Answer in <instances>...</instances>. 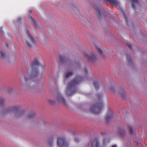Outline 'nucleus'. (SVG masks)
Segmentation results:
<instances>
[{"instance_id": "17", "label": "nucleus", "mask_w": 147, "mask_h": 147, "mask_svg": "<svg viewBox=\"0 0 147 147\" xmlns=\"http://www.w3.org/2000/svg\"><path fill=\"white\" fill-rule=\"evenodd\" d=\"M131 1L132 3V7L134 8H135L136 6L140 4L138 0H131Z\"/></svg>"}, {"instance_id": "14", "label": "nucleus", "mask_w": 147, "mask_h": 147, "mask_svg": "<svg viewBox=\"0 0 147 147\" xmlns=\"http://www.w3.org/2000/svg\"><path fill=\"white\" fill-rule=\"evenodd\" d=\"M108 2L114 6H117L119 2L117 0H107Z\"/></svg>"}, {"instance_id": "23", "label": "nucleus", "mask_w": 147, "mask_h": 147, "mask_svg": "<svg viewBox=\"0 0 147 147\" xmlns=\"http://www.w3.org/2000/svg\"><path fill=\"white\" fill-rule=\"evenodd\" d=\"M60 60L61 63H64L65 60V57L63 56H60Z\"/></svg>"}, {"instance_id": "30", "label": "nucleus", "mask_w": 147, "mask_h": 147, "mask_svg": "<svg viewBox=\"0 0 147 147\" xmlns=\"http://www.w3.org/2000/svg\"><path fill=\"white\" fill-rule=\"evenodd\" d=\"M17 20H18V22L21 23L22 21V17H19L18 18Z\"/></svg>"}, {"instance_id": "7", "label": "nucleus", "mask_w": 147, "mask_h": 147, "mask_svg": "<svg viewBox=\"0 0 147 147\" xmlns=\"http://www.w3.org/2000/svg\"><path fill=\"white\" fill-rule=\"evenodd\" d=\"M56 99L58 102L65 106H67V104L65 98L61 94H58L56 96Z\"/></svg>"}, {"instance_id": "27", "label": "nucleus", "mask_w": 147, "mask_h": 147, "mask_svg": "<svg viewBox=\"0 0 147 147\" xmlns=\"http://www.w3.org/2000/svg\"><path fill=\"white\" fill-rule=\"evenodd\" d=\"M94 85L96 89H98L99 85L97 82H94Z\"/></svg>"}, {"instance_id": "6", "label": "nucleus", "mask_w": 147, "mask_h": 147, "mask_svg": "<svg viewBox=\"0 0 147 147\" xmlns=\"http://www.w3.org/2000/svg\"><path fill=\"white\" fill-rule=\"evenodd\" d=\"M57 144L58 147H68L69 145V142L66 141L65 138L62 137L58 138Z\"/></svg>"}, {"instance_id": "33", "label": "nucleus", "mask_w": 147, "mask_h": 147, "mask_svg": "<svg viewBox=\"0 0 147 147\" xmlns=\"http://www.w3.org/2000/svg\"><path fill=\"white\" fill-rule=\"evenodd\" d=\"M83 71L84 72L85 74H86L87 72V71L86 68H84L83 69Z\"/></svg>"}, {"instance_id": "16", "label": "nucleus", "mask_w": 147, "mask_h": 147, "mask_svg": "<svg viewBox=\"0 0 147 147\" xmlns=\"http://www.w3.org/2000/svg\"><path fill=\"white\" fill-rule=\"evenodd\" d=\"M74 72L72 71H66L65 73V76L66 78H68L73 76L74 74Z\"/></svg>"}, {"instance_id": "32", "label": "nucleus", "mask_w": 147, "mask_h": 147, "mask_svg": "<svg viewBox=\"0 0 147 147\" xmlns=\"http://www.w3.org/2000/svg\"><path fill=\"white\" fill-rule=\"evenodd\" d=\"M126 45L131 49H132V46L129 44H126Z\"/></svg>"}, {"instance_id": "15", "label": "nucleus", "mask_w": 147, "mask_h": 147, "mask_svg": "<svg viewBox=\"0 0 147 147\" xmlns=\"http://www.w3.org/2000/svg\"><path fill=\"white\" fill-rule=\"evenodd\" d=\"M118 91L119 93L121 94V97L123 98H124L126 95V93L123 88H119Z\"/></svg>"}, {"instance_id": "25", "label": "nucleus", "mask_w": 147, "mask_h": 147, "mask_svg": "<svg viewBox=\"0 0 147 147\" xmlns=\"http://www.w3.org/2000/svg\"><path fill=\"white\" fill-rule=\"evenodd\" d=\"M70 6L74 10H76L77 9V8L76 5L74 4H71L70 5Z\"/></svg>"}, {"instance_id": "19", "label": "nucleus", "mask_w": 147, "mask_h": 147, "mask_svg": "<svg viewBox=\"0 0 147 147\" xmlns=\"http://www.w3.org/2000/svg\"><path fill=\"white\" fill-rule=\"evenodd\" d=\"M94 8L98 16L100 18H101L102 17V16L100 14L99 10L98 8L96 7H94Z\"/></svg>"}, {"instance_id": "21", "label": "nucleus", "mask_w": 147, "mask_h": 147, "mask_svg": "<svg viewBox=\"0 0 147 147\" xmlns=\"http://www.w3.org/2000/svg\"><path fill=\"white\" fill-rule=\"evenodd\" d=\"M113 116L112 114H107L106 117V119L107 121H109L113 117Z\"/></svg>"}, {"instance_id": "34", "label": "nucleus", "mask_w": 147, "mask_h": 147, "mask_svg": "<svg viewBox=\"0 0 147 147\" xmlns=\"http://www.w3.org/2000/svg\"><path fill=\"white\" fill-rule=\"evenodd\" d=\"M110 90L112 92H114V88L113 87H112L110 88Z\"/></svg>"}, {"instance_id": "36", "label": "nucleus", "mask_w": 147, "mask_h": 147, "mask_svg": "<svg viewBox=\"0 0 147 147\" xmlns=\"http://www.w3.org/2000/svg\"><path fill=\"white\" fill-rule=\"evenodd\" d=\"M128 60L129 61V63L131 62V59L130 58V57H128Z\"/></svg>"}, {"instance_id": "38", "label": "nucleus", "mask_w": 147, "mask_h": 147, "mask_svg": "<svg viewBox=\"0 0 147 147\" xmlns=\"http://www.w3.org/2000/svg\"><path fill=\"white\" fill-rule=\"evenodd\" d=\"M111 147H117V146L116 145H113Z\"/></svg>"}, {"instance_id": "12", "label": "nucleus", "mask_w": 147, "mask_h": 147, "mask_svg": "<svg viewBox=\"0 0 147 147\" xmlns=\"http://www.w3.org/2000/svg\"><path fill=\"white\" fill-rule=\"evenodd\" d=\"M92 147H100V145L97 140H94L92 142Z\"/></svg>"}, {"instance_id": "18", "label": "nucleus", "mask_w": 147, "mask_h": 147, "mask_svg": "<svg viewBox=\"0 0 147 147\" xmlns=\"http://www.w3.org/2000/svg\"><path fill=\"white\" fill-rule=\"evenodd\" d=\"M6 55L5 53L2 51H0V57L3 59L5 58Z\"/></svg>"}, {"instance_id": "4", "label": "nucleus", "mask_w": 147, "mask_h": 147, "mask_svg": "<svg viewBox=\"0 0 147 147\" xmlns=\"http://www.w3.org/2000/svg\"><path fill=\"white\" fill-rule=\"evenodd\" d=\"M26 33L28 36L26 38L23 39V43L29 47H32L33 44H35L36 42L35 40L31 36L28 30H27Z\"/></svg>"}, {"instance_id": "5", "label": "nucleus", "mask_w": 147, "mask_h": 147, "mask_svg": "<svg viewBox=\"0 0 147 147\" xmlns=\"http://www.w3.org/2000/svg\"><path fill=\"white\" fill-rule=\"evenodd\" d=\"M102 107L103 104L102 102L97 103L96 105H93L91 107L90 111L94 114L99 113Z\"/></svg>"}, {"instance_id": "1", "label": "nucleus", "mask_w": 147, "mask_h": 147, "mask_svg": "<svg viewBox=\"0 0 147 147\" xmlns=\"http://www.w3.org/2000/svg\"><path fill=\"white\" fill-rule=\"evenodd\" d=\"M39 64V63L37 60L34 61L32 64V71L31 76V78H30L26 77L25 81L22 82V86L27 90L30 91H34L42 86V84L41 81L37 82L32 81L33 79L36 78L39 74L38 67Z\"/></svg>"}, {"instance_id": "22", "label": "nucleus", "mask_w": 147, "mask_h": 147, "mask_svg": "<svg viewBox=\"0 0 147 147\" xmlns=\"http://www.w3.org/2000/svg\"><path fill=\"white\" fill-rule=\"evenodd\" d=\"M47 102L50 105L54 104L55 103V101L54 100L51 99H48L47 100Z\"/></svg>"}, {"instance_id": "37", "label": "nucleus", "mask_w": 147, "mask_h": 147, "mask_svg": "<svg viewBox=\"0 0 147 147\" xmlns=\"http://www.w3.org/2000/svg\"><path fill=\"white\" fill-rule=\"evenodd\" d=\"M125 21L126 22L127 24V25H128V23H127V21H128L126 17L125 18Z\"/></svg>"}, {"instance_id": "3", "label": "nucleus", "mask_w": 147, "mask_h": 147, "mask_svg": "<svg viewBox=\"0 0 147 147\" xmlns=\"http://www.w3.org/2000/svg\"><path fill=\"white\" fill-rule=\"evenodd\" d=\"M82 80L81 78L78 77H77L74 80L70 82L66 89V93L68 96H69L73 94L75 91L74 86Z\"/></svg>"}, {"instance_id": "28", "label": "nucleus", "mask_w": 147, "mask_h": 147, "mask_svg": "<svg viewBox=\"0 0 147 147\" xmlns=\"http://www.w3.org/2000/svg\"><path fill=\"white\" fill-rule=\"evenodd\" d=\"M98 51L100 53L101 55L103 56V58H105V55H104V54L102 53V50L98 48Z\"/></svg>"}, {"instance_id": "2", "label": "nucleus", "mask_w": 147, "mask_h": 147, "mask_svg": "<svg viewBox=\"0 0 147 147\" xmlns=\"http://www.w3.org/2000/svg\"><path fill=\"white\" fill-rule=\"evenodd\" d=\"M5 101L4 99L0 97V106H2L0 109V116H3L8 114H11L18 108L17 106H14L5 108L4 106Z\"/></svg>"}, {"instance_id": "24", "label": "nucleus", "mask_w": 147, "mask_h": 147, "mask_svg": "<svg viewBox=\"0 0 147 147\" xmlns=\"http://www.w3.org/2000/svg\"><path fill=\"white\" fill-rule=\"evenodd\" d=\"M128 129L129 133L131 134H132L133 133V129L132 127L130 126H128Z\"/></svg>"}, {"instance_id": "40", "label": "nucleus", "mask_w": 147, "mask_h": 147, "mask_svg": "<svg viewBox=\"0 0 147 147\" xmlns=\"http://www.w3.org/2000/svg\"><path fill=\"white\" fill-rule=\"evenodd\" d=\"M32 12V11H31V10H29V13H31Z\"/></svg>"}, {"instance_id": "29", "label": "nucleus", "mask_w": 147, "mask_h": 147, "mask_svg": "<svg viewBox=\"0 0 147 147\" xmlns=\"http://www.w3.org/2000/svg\"><path fill=\"white\" fill-rule=\"evenodd\" d=\"M109 140L107 138H105L103 140V144L105 145L107 142H109Z\"/></svg>"}, {"instance_id": "35", "label": "nucleus", "mask_w": 147, "mask_h": 147, "mask_svg": "<svg viewBox=\"0 0 147 147\" xmlns=\"http://www.w3.org/2000/svg\"><path fill=\"white\" fill-rule=\"evenodd\" d=\"M8 90L9 92H11V90L12 91V89L11 88H8Z\"/></svg>"}, {"instance_id": "31", "label": "nucleus", "mask_w": 147, "mask_h": 147, "mask_svg": "<svg viewBox=\"0 0 147 147\" xmlns=\"http://www.w3.org/2000/svg\"><path fill=\"white\" fill-rule=\"evenodd\" d=\"M3 28L2 27H1L0 28V31L1 33V34L3 35L4 34V32H3Z\"/></svg>"}, {"instance_id": "11", "label": "nucleus", "mask_w": 147, "mask_h": 147, "mask_svg": "<svg viewBox=\"0 0 147 147\" xmlns=\"http://www.w3.org/2000/svg\"><path fill=\"white\" fill-rule=\"evenodd\" d=\"M35 116V113L34 112H30L26 116V119L27 120L31 119L34 118Z\"/></svg>"}, {"instance_id": "20", "label": "nucleus", "mask_w": 147, "mask_h": 147, "mask_svg": "<svg viewBox=\"0 0 147 147\" xmlns=\"http://www.w3.org/2000/svg\"><path fill=\"white\" fill-rule=\"evenodd\" d=\"M34 125L37 127H38L40 125L41 123L38 120L36 119L34 122Z\"/></svg>"}, {"instance_id": "9", "label": "nucleus", "mask_w": 147, "mask_h": 147, "mask_svg": "<svg viewBox=\"0 0 147 147\" xmlns=\"http://www.w3.org/2000/svg\"><path fill=\"white\" fill-rule=\"evenodd\" d=\"M24 114L23 111H18L16 112L14 115V117L16 118L21 117Z\"/></svg>"}, {"instance_id": "10", "label": "nucleus", "mask_w": 147, "mask_h": 147, "mask_svg": "<svg viewBox=\"0 0 147 147\" xmlns=\"http://www.w3.org/2000/svg\"><path fill=\"white\" fill-rule=\"evenodd\" d=\"M28 19L30 22L33 23L36 27L38 26V25L36 22L30 15H29L28 16Z\"/></svg>"}, {"instance_id": "26", "label": "nucleus", "mask_w": 147, "mask_h": 147, "mask_svg": "<svg viewBox=\"0 0 147 147\" xmlns=\"http://www.w3.org/2000/svg\"><path fill=\"white\" fill-rule=\"evenodd\" d=\"M53 142L52 141L49 142L48 144V147H58V146H54L53 145Z\"/></svg>"}, {"instance_id": "13", "label": "nucleus", "mask_w": 147, "mask_h": 147, "mask_svg": "<svg viewBox=\"0 0 147 147\" xmlns=\"http://www.w3.org/2000/svg\"><path fill=\"white\" fill-rule=\"evenodd\" d=\"M119 134L121 137H123L126 134V132L124 129L120 128L119 129Z\"/></svg>"}, {"instance_id": "39", "label": "nucleus", "mask_w": 147, "mask_h": 147, "mask_svg": "<svg viewBox=\"0 0 147 147\" xmlns=\"http://www.w3.org/2000/svg\"><path fill=\"white\" fill-rule=\"evenodd\" d=\"M78 140L76 138L75 139V140L76 142H77L78 141Z\"/></svg>"}, {"instance_id": "8", "label": "nucleus", "mask_w": 147, "mask_h": 147, "mask_svg": "<svg viewBox=\"0 0 147 147\" xmlns=\"http://www.w3.org/2000/svg\"><path fill=\"white\" fill-rule=\"evenodd\" d=\"M84 55L85 58L89 61H91L94 62L96 59V57L93 53L88 55L87 54L85 53Z\"/></svg>"}]
</instances>
